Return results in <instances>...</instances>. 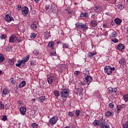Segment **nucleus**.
Listing matches in <instances>:
<instances>
[{
  "instance_id": "obj_1",
  "label": "nucleus",
  "mask_w": 128,
  "mask_h": 128,
  "mask_svg": "<svg viewBox=\"0 0 128 128\" xmlns=\"http://www.w3.org/2000/svg\"><path fill=\"white\" fill-rule=\"evenodd\" d=\"M60 94L62 98L63 99L64 102H66V100L68 96V95L70 94V91H68V88L61 90Z\"/></svg>"
},
{
  "instance_id": "obj_2",
  "label": "nucleus",
  "mask_w": 128,
  "mask_h": 128,
  "mask_svg": "<svg viewBox=\"0 0 128 128\" xmlns=\"http://www.w3.org/2000/svg\"><path fill=\"white\" fill-rule=\"evenodd\" d=\"M47 80L49 84H58V78L54 76H51L48 77Z\"/></svg>"
},
{
  "instance_id": "obj_3",
  "label": "nucleus",
  "mask_w": 128,
  "mask_h": 128,
  "mask_svg": "<svg viewBox=\"0 0 128 128\" xmlns=\"http://www.w3.org/2000/svg\"><path fill=\"white\" fill-rule=\"evenodd\" d=\"M116 70L114 67L112 68L110 66H106L104 68V72L106 74H112V72Z\"/></svg>"
},
{
  "instance_id": "obj_4",
  "label": "nucleus",
  "mask_w": 128,
  "mask_h": 128,
  "mask_svg": "<svg viewBox=\"0 0 128 128\" xmlns=\"http://www.w3.org/2000/svg\"><path fill=\"white\" fill-rule=\"evenodd\" d=\"M58 120V116H54L52 118H50L49 122L48 124H56Z\"/></svg>"
},
{
  "instance_id": "obj_5",
  "label": "nucleus",
  "mask_w": 128,
  "mask_h": 128,
  "mask_svg": "<svg viewBox=\"0 0 128 128\" xmlns=\"http://www.w3.org/2000/svg\"><path fill=\"white\" fill-rule=\"evenodd\" d=\"M100 128H110V124L104 121H102V122H100Z\"/></svg>"
},
{
  "instance_id": "obj_6",
  "label": "nucleus",
  "mask_w": 128,
  "mask_h": 128,
  "mask_svg": "<svg viewBox=\"0 0 128 128\" xmlns=\"http://www.w3.org/2000/svg\"><path fill=\"white\" fill-rule=\"evenodd\" d=\"M22 11L24 16H26L28 12V8L26 6H24L22 8Z\"/></svg>"
},
{
  "instance_id": "obj_7",
  "label": "nucleus",
  "mask_w": 128,
  "mask_h": 128,
  "mask_svg": "<svg viewBox=\"0 0 128 128\" xmlns=\"http://www.w3.org/2000/svg\"><path fill=\"white\" fill-rule=\"evenodd\" d=\"M5 20L6 22H10L12 20H14V18L10 16L8 14H6L5 16Z\"/></svg>"
},
{
  "instance_id": "obj_8",
  "label": "nucleus",
  "mask_w": 128,
  "mask_h": 128,
  "mask_svg": "<svg viewBox=\"0 0 128 128\" xmlns=\"http://www.w3.org/2000/svg\"><path fill=\"white\" fill-rule=\"evenodd\" d=\"M85 80L88 86L90 84V82H92V76L88 75H87V76L85 78Z\"/></svg>"
},
{
  "instance_id": "obj_9",
  "label": "nucleus",
  "mask_w": 128,
  "mask_h": 128,
  "mask_svg": "<svg viewBox=\"0 0 128 128\" xmlns=\"http://www.w3.org/2000/svg\"><path fill=\"white\" fill-rule=\"evenodd\" d=\"M20 112L22 116H24L26 112V108L24 106H22L20 108Z\"/></svg>"
},
{
  "instance_id": "obj_10",
  "label": "nucleus",
  "mask_w": 128,
  "mask_h": 128,
  "mask_svg": "<svg viewBox=\"0 0 128 128\" xmlns=\"http://www.w3.org/2000/svg\"><path fill=\"white\" fill-rule=\"evenodd\" d=\"M71 48L72 46L70 43H62V48H64H64Z\"/></svg>"
},
{
  "instance_id": "obj_11",
  "label": "nucleus",
  "mask_w": 128,
  "mask_h": 128,
  "mask_svg": "<svg viewBox=\"0 0 128 128\" xmlns=\"http://www.w3.org/2000/svg\"><path fill=\"white\" fill-rule=\"evenodd\" d=\"M45 10L47 12H52V6H50V4H46L45 7Z\"/></svg>"
},
{
  "instance_id": "obj_12",
  "label": "nucleus",
  "mask_w": 128,
  "mask_h": 128,
  "mask_svg": "<svg viewBox=\"0 0 128 128\" xmlns=\"http://www.w3.org/2000/svg\"><path fill=\"white\" fill-rule=\"evenodd\" d=\"M96 52H89L88 54L87 58H92V56H96Z\"/></svg>"
},
{
  "instance_id": "obj_13",
  "label": "nucleus",
  "mask_w": 128,
  "mask_h": 128,
  "mask_svg": "<svg viewBox=\"0 0 128 128\" xmlns=\"http://www.w3.org/2000/svg\"><path fill=\"white\" fill-rule=\"evenodd\" d=\"M26 61L24 60H18V64H16V66L20 67V66H22V64H26Z\"/></svg>"
},
{
  "instance_id": "obj_14",
  "label": "nucleus",
  "mask_w": 128,
  "mask_h": 128,
  "mask_svg": "<svg viewBox=\"0 0 128 128\" xmlns=\"http://www.w3.org/2000/svg\"><path fill=\"white\" fill-rule=\"evenodd\" d=\"M105 116L106 118H108L109 116H114V112H105Z\"/></svg>"
},
{
  "instance_id": "obj_15",
  "label": "nucleus",
  "mask_w": 128,
  "mask_h": 128,
  "mask_svg": "<svg viewBox=\"0 0 128 128\" xmlns=\"http://www.w3.org/2000/svg\"><path fill=\"white\" fill-rule=\"evenodd\" d=\"M90 26H98V22L96 20H91Z\"/></svg>"
},
{
  "instance_id": "obj_16",
  "label": "nucleus",
  "mask_w": 128,
  "mask_h": 128,
  "mask_svg": "<svg viewBox=\"0 0 128 128\" xmlns=\"http://www.w3.org/2000/svg\"><path fill=\"white\" fill-rule=\"evenodd\" d=\"M94 10L97 12H100L101 10H102V8L100 6H96L94 8Z\"/></svg>"
},
{
  "instance_id": "obj_17",
  "label": "nucleus",
  "mask_w": 128,
  "mask_h": 128,
  "mask_svg": "<svg viewBox=\"0 0 128 128\" xmlns=\"http://www.w3.org/2000/svg\"><path fill=\"white\" fill-rule=\"evenodd\" d=\"M114 22L116 24H122V19H120V18H116L114 20Z\"/></svg>"
},
{
  "instance_id": "obj_18",
  "label": "nucleus",
  "mask_w": 128,
  "mask_h": 128,
  "mask_svg": "<svg viewBox=\"0 0 128 128\" xmlns=\"http://www.w3.org/2000/svg\"><path fill=\"white\" fill-rule=\"evenodd\" d=\"M100 122H100V120H95L93 122V124L94 126H100Z\"/></svg>"
},
{
  "instance_id": "obj_19",
  "label": "nucleus",
  "mask_w": 128,
  "mask_h": 128,
  "mask_svg": "<svg viewBox=\"0 0 128 128\" xmlns=\"http://www.w3.org/2000/svg\"><path fill=\"white\" fill-rule=\"evenodd\" d=\"M117 48H118L120 50H122L124 48V45L122 44H118L117 46Z\"/></svg>"
},
{
  "instance_id": "obj_20",
  "label": "nucleus",
  "mask_w": 128,
  "mask_h": 128,
  "mask_svg": "<svg viewBox=\"0 0 128 128\" xmlns=\"http://www.w3.org/2000/svg\"><path fill=\"white\" fill-rule=\"evenodd\" d=\"M44 100H46V96H42L38 98V102H44Z\"/></svg>"
},
{
  "instance_id": "obj_21",
  "label": "nucleus",
  "mask_w": 128,
  "mask_h": 128,
  "mask_svg": "<svg viewBox=\"0 0 128 128\" xmlns=\"http://www.w3.org/2000/svg\"><path fill=\"white\" fill-rule=\"evenodd\" d=\"M81 28H82L84 32H86V30H88V25H86V24H84L83 23Z\"/></svg>"
},
{
  "instance_id": "obj_22",
  "label": "nucleus",
  "mask_w": 128,
  "mask_h": 128,
  "mask_svg": "<svg viewBox=\"0 0 128 128\" xmlns=\"http://www.w3.org/2000/svg\"><path fill=\"white\" fill-rule=\"evenodd\" d=\"M26 84V81H22L21 83L18 86V88H24Z\"/></svg>"
},
{
  "instance_id": "obj_23",
  "label": "nucleus",
  "mask_w": 128,
  "mask_h": 128,
  "mask_svg": "<svg viewBox=\"0 0 128 128\" xmlns=\"http://www.w3.org/2000/svg\"><path fill=\"white\" fill-rule=\"evenodd\" d=\"M86 16H87V18H88V12H82L80 14V18H86Z\"/></svg>"
},
{
  "instance_id": "obj_24",
  "label": "nucleus",
  "mask_w": 128,
  "mask_h": 128,
  "mask_svg": "<svg viewBox=\"0 0 128 128\" xmlns=\"http://www.w3.org/2000/svg\"><path fill=\"white\" fill-rule=\"evenodd\" d=\"M83 24L84 23L78 22L76 24V28H82Z\"/></svg>"
},
{
  "instance_id": "obj_25",
  "label": "nucleus",
  "mask_w": 128,
  "mask_h": 128,
  "mask_svg": "<svg viewBox=\"0 0 128 128\" xmlns=\"http://www.w3.org/2000/svg\"><path fill=\"white\" fill-rule=\"evenodd\" d=\"M4 62V56L0 53V62Z\"/></svg>"
},
{
  "instance_id": "obj_26",
  "label": "nucleus",
  "mask_w": 128,
  "mask_h": 128,
  "mask_svg": "<svg viewBox=\"0 0 128 128\" xmlns=\"http://www.w3.org/2000/svg\"><path fill=\"white\" fill-rule=\"evenodd\" d=\"M116 108H117L118 110H120L122 108H126V106H124V104L118 105Z\"/></svg>"
},
{
  "instance_id": "obj_27",
  "label": "nucleus",
  "mask_w": 128,
  "mask_h": 128,
  "mask_svg": "<svg viewBox=\"0 0 128 128\" xmlns=\"http://www.w3.org/2000/svg\"><path fill=\"white\" fill-rule=\"evenodd\" d=\"M14 42V34L12 35L9 39V42Z\"/></svg>"
},
{
  "instance_id": "obj_28",
  "label": "nucleus",
  "mask_w": 128,
  "mask_h": 128,
  "mask_svg": "<svg viewBox=\"0 0 128 128\" xmlns=\"http://www.w3.org/2000/svg\"><path fill=\"white\" fill-rule=\"evenodd\" d=\"M8 62L9 64H10L11 66H12L13 64H14V59L12 58L8 60Z\"/></svg>"
},
{
  "instance_id": "obj_29",
  "label": "nucleus",
  "mask_w": 128,
  "mask_h": 128,
  "mask_svg": "<svg viewBox=\"0 0 128 128\" xmlns=\"http://www.w3.org/2000/svg\"><path fill=\"white\" fill-rule=\"evenodd\" d=\"M3 94H10V90H8V88H5L4 90H3L2 92Z\"/></svg>"
},
{
  "instance_id": "obj_30",
  "label": "nucleus",
  "mask_w": 128,
  "mask_h": 128,
  "mask_svg": "<svg viewBox=\"0 0 128 128\" xmlns=\"http://www.w3.org/2000/svg\"><path fill=\"white\" fill-rule=\"evenodd\" d=\"M54 46V42L53 41H51L48 44V48H52Z\"/></svg>"
},
{
  "instance_id": "obj_31",
  "label": "nucleus",
  "mask_w": 128,
  "mask_h": 128,
  "mask_svg": "<svg viewBox=\"0 0 128 128\" xmlns=\"http://www.w3.org/2000/svg\"><path fill=\"white\" fill-rule=\"evenodd\" d=\"M119 62L120 64H122V66H124V64H126V63L124 59H122Z\"/></svg>"
},
{
  "instance_id": "obj_32",
  "label": "nucleus",
  "mask_w": 128,
  "mask_h": 128,
  "mask_svg": "<svg viewBox=\"0 0 128 128\" xmlns=\"http://www.w3.org/2000/svg\"><path fill=\"white\" fill-rule=\"evenodd\" d=\"M54 93L56 96H60V92L58 90L54 91Z\"/></svg>"
},
{
  "instance_id": "obj_33",
  "label": "nucleus",
  "mask_w": 128,
  "mask_h": 128,
  "mask_svg": "<svg viewBox=\"0 0 128 128\" xmlns=\"http://www.w3.org/2000/svg\"><path fill=\"white\" fill-rule=\"evenodd\" d=\"M124 102H128V94H126L123 96Z\"/></svg>"
},
{
  "instance_id": "obj_34",
  "label": "nucleus",
  "mask_w": 128,
  "mask_h": 128,
  "mask_svg": "<svg viewBox=\"0 0 128 128\" xmlns=\"http://www.w3.org/2000/svg\"><path fill=\"white\" fill-rule=\"evenodd\" d=\"M30 28L32 30H36V28H38V26H36V24H33L30 26Z\"/></svg>"
},
{
  "instance_id": "obj_35",
  "label": "nucleus",
  "mask_w": 128,
  "mask_h": 128,
  "mask_svg": "<svg viewBox=\"0 0 128 128\" xmlns=\"http://www.w3.org/2000/svg\"><path fill=\"white\" fill-rule=\"evenodd\" d=\"M107 90H108L107 92L108 94H112V92H113L112 88H108L107 89Z\"/></svg>"
},
{
  "instance_id": "obj_36",
  "label": "nucleus",
  "mask_w": 128,
  "mask_h": 128,
  "mask_svg": "<svg viewBox=\"0 0 128 128\" xmlns=\"http://www.w3.org/2000/svg\"><path fill=\"white\" fill-rule=\"evenodd\" d=\"M32 126L33 128H38V125L36 123H33L32 125Z\"/></svg>"
},
{
  "instance_id": "obj_37",
  "label": "nucleus",
  "mask_w": 128,
  "mask_h": 128,
  "mask_svg": "<svg viewBox=\"0 0 128 128\" xmlns=\"http://www.w3.org/2000/svg\"><path fill=\"white\" fill-rule=\"evenodd\" d=\"M117 8H118V10H122L124 8V6L122 4H119L117 6Z\"/></svg>"
},
{
  "instance_id": "obj_38",
  "label": "nucleus",
  "mask_w": 128,
  "mask_h": 128,
  "mask_svg": "<svg viewBox=\"0 0 128 128\" xmlns=\"http://www.w3.org/2000/svg\"><path fill=\"white\" fill-rule=\"evenodd\" d=\"M36 36V34L33 33L30 36V38L34 39Z\"/></svg>"
},
{
  "instance_id": "obj_39",
  "label": "nucleus",
  "mask_w": 128,
  "mask_h": 128,
  "mask_svg": "<svg viewBox=\"0 0 128 128\" xmlns=\"http://www.w3.org/2000/svg\"><path fill=\"white\" fill-rule=\"evenodd\" d=\"M111 36H112V38H116V36H118V33H116V32H112L111 34Z\"/></svg>"
},
{
  "instance_id": "obj_40",
  "label": "nucleus",
  "mask_w": 128,
  "mask_h": 128,
  "mask_svg": "<svg viewBox=\"0 0 128 128\" xmlns=\"http://www.w3.org/2000/svg\"><path fill=\"white\" fill-rule=\"evenodd\" d=\"M0 38H1V40H6V35L2 34L0 36Z\"/></svg>"
},
{
  "instance_id": "obj_41",
  "label": "nucleus",
  "mask_w": 128,
  "mask_h": 128,
  "mask_svg": "<svg viewBox=\"0 0 128 128\" xmlns=\"http://www.w3.org/2000/svg\"><path fill=\"white\" fill-rule=\"evenodd\" d=\"M0 108L1 110H4V105L2 101H0Z\"/></svg>"
},
{
  "instance_id": "obj_42",
  "label": "nucleus",
  "mask_w": 128,
  "mask_h": 128,
  "mask_svg": "<svg viewBox=\"0 0 128 128\" xmlns=\"http://www.w3.org/2000/svg\"><path fill=\"white\" fill-rule=\"evenodd\" d=\"M75 113H76V116H78L80 114V110H76Z\"/></svg>"
},
{
  "instance_id": "obj_43",
  "label": "nucleus",
  "mask_w": 128,
  "mask_h": 128,
  "mask_svg": "<svg viewBox=\"0 0 128 128\" xmlns=\"http://www.w3.org/2000/svg\"><path fill=\"white\" fill-rule=\"evenodd\" d=\"M34 54H40V50H34Z\"/></svg>"
},
{
  "instance_id": "obj_44",
  "label": "nucleus",
  "mask_w": 128,
  "mask_h": 128,
  "mask_svg": "<svg viewBox=\"0 0 128 128\" xmlns=\"http://www.w3.org/2000/svg\"><path fill=\"white\" fill-rule=\"evenodd\" d=\"M28 60H30V55H27L26 57L24 58V60L26 62Z\"/></svg>"
},
{
  "instance_id": "obj_45",
  "label": "nucleus",
  "mask_w": 128,
  "mask_h": 128,
  "mask_svg": "<svg viewBox=\"0 0 128 128\" xmlns=\"http://www.w3.org/2000/svg\"><path fill=\"white\" fill-rule=\"evenodd\" d=\"M112 42H118V39L114 38L111 40Z\"/></svg>"
},
{
  "instance_id": "obj_46",
  "label": "nucleus",
  "mask_w": 128,
  "mask_h": 128,
  "mask_svg": "<svg viewBox=\"0 0 128 128\" xmlns=\"http://www.w3.org/2000/svg\"><path fill=\"white\" fill-rule=\"evenodd\" d=\"M14 40H17V42H20V40L18 38V37H16V35L14 34Z\"/></svg>"
},
{
  "instance_id": "obj_47",
  "label": "nucleus",
  "mask_w": 128,
  "mask_h": 128,
  "mask_svg": "<svg viewBox=\"0 0 128 128\" xmlns=\"http://www.w3.org/2000/svg\"><path fill=\"white\" fill-rule=\"evenodd\" d=\"M122 126L124 128H128V123L124 124Z\"/></svg>"
},
{
  "instance_id": "obj_48",
  "label": "nucleus",
  "mask_w": 128,
  "mask_h": 128,
  "mask_svg": "<svg viewBox=\"0 0 128 128\" xmlns=\"http://www.w3.org/2000/svg\"><path fill=\"white\" fill-rule=\"evenodd\" d=\"M8 118V117H6V116H4L2 118V120H4V122H6Z\"/></svg>"
},
{
  "instance_id": "obj_49",
  "label": "nucleus",
  "mask_w": 128,
  "mask_h": 128,
  "mask_svg": "<svg viewBox=\"0 0 128 128\" xmlns=\"http://www.w3.org/2000/svg\"><path fill=\"white\" fill-rule=\"evenodd\" d=\"M12 50V48L10 46L6 47V52H10V50Z\"/></svg>"
},
{
  "instance_id": "obj_50",
  "label": "nucleus",
  "mask_w": 128,
  "mask_h": 128,
  "mask_svg": "<svg viewBox=\"0 0 128 128\" xmlns=\"http://www.w3.org/2000/svg\"><path fill=\"white\" fill-rule=\"evenodd\" d=\"M109 108H114V104L112 103H110L108 105Z\"/></svg>"
},
{
  "instance_id": "obj_51",
  "label": "nucleus",
  "mask_w": 128,
  "mask_h": 128,
  "mask_svg": "<svg viewBox=\"0 0 128 128\" xmlns=\"http://www.w3.org/2000/svg\"><path fill=\"white\" fill-rule=\"evenodd\" d=\"M16 8L18 10H22V6H20V5L17 6Z\"/></svg>"
},
{
  "instance_id": "obj_52",
  "label": "nucleus",
  "mask_w": 128,
  "mask_h": 128,
  "mask_svg": "<svg viewBox=\"0 0 128 128\" xmlns=\"http://www.w3.org/2000/svg\"><path fill=\"white\" fill-rule=\"evenodd\" d=\"M68 116H74V112H69Z\"/></svg>"
},
{
  "instance_id": "obj_53",
  "label": "nucleus",
  "mask_w": 128,
  "mask_h": 128,
  "mask_svg": "<svg viewBox=\"0 0 128 128\" xmlns=\"http://www.w3.org/2000/svg\"><path fill=\"white\" fill-rule=\"evenodd\" d=\"M112 92H118V88H114V89H112Z\"/></svg>"
},
{
  "instance_id": "obj_54",
  "label": "nucleus",
  "mask_w": 128,
  "mask_h": 128,
  "mask_svg": "<svg viewBox=\"0 0 128 128\" xmlns=\"http://www.w3.org/2000/svg\"><path fill=\"white\" fill-rule=\"evenodd\" d=\"M103 28H108V26L106 24H104Z\"/></svg>"
},
{
  "instance_id": "obj_55",
  "label": "nucleus",
  "mask_w": 128,
  "mask_h": 128,
  "mask_svg": "<svg viewBox=\"0 0 128 128\" xmlns=\"http://www.w3.org/2000/svg\"><path fill=\"white\" fill-rule=\"evenodd\" d=\"M10 81H11V82H12V84H14V78H11Z\"/></svg>"
},
{
  "instance_id": "obj_56",
  "label": "nucleus",
  "mask_w": 128,
  "mask_h": 128,
  "mask_svg": "<svg viewBox=\"0 0 128 128\" xmlns=\"http://www.w3.org/2000/svg\"><path fill=\"white\" fill-rule=\"evenodd\" d=\"M74 74H76V76H78V74H80V72H78V71H75L74 72Z\"/></svg>"
},
{
  "instance_id": "obj_57",
  "label": "nucleus",
  "mask_w": 128,
  "mask_h": 128,
  "mask_svg": "<svg viewBox=\"0 0 128 128\" xmlns=\"http://www.w3.org/2000/svg\"><path fill=\"white\" fill-rule=\"evenodd\" d=\"M44 38L46 39L48 38V34H45Z\"/></svg>"
},
{
  "instance_id": "obj_58",
  "label": "nucleus",
  "mask_w": 128,
  "mask_h": 128,
  "mask_svg": "<svg viewBox=\"0 0 128 128\" xmlns=\"http://www.w3.org/2000/svg\"><path fill=\"white\" fill-rule=\"evenodd\" d=\"M66 10L68 12V14H72V11L68 10V9H66Z\"/></svg>"
},
{
  "instance_id": "obj_59",
  "label": "nucleus",
  "mask_w": 128,
  "mask_h": 128,
  "mask_svg": "<svg viewBox=\"0 0 128 128\" xmlns=\"http://www.w3.org/2000/svg\"><path fill=\"white\" fill-rule=\"evenodd\" d=\"M34 2H35L38 3V2H40V0H34Z\"/></svg>"
},
{
  "instance_id": "obj_60",
  "label": "nucleus",
  "mask_w": 128,
  "mask_h": 128,
  "mask_svg": "<svg viewBox=\"0 0 128 128\" xmlns=\"http://www.w3.org/2000/svg\"><path fill=\"white\" fill-rule=\"evenodd\" d=\"M57 44H62V42L59 40V41L57 42Z\"/></svg>"
},
{
  "instance_id": "obj_61",
  "label": "nucleus",
  "mask_w": 128,
  "mask_h": 128,
  "mask_svg": "<svg viewBox=\"0 0 128 128\" xmlns=\"http://www.w3.org/2000/svg\"><path fill=\"white\" fill-rule=\"evenodd\" d=\"M2 74V72L0 70V74Z\"/></svg>"
},
{
  "instance_id": "obj_62",
  "label": "nucleus",
  "mask_w": 128,
  "mask_h": 128,
  "mask_svg": "<svg viewBox=\"0 0 128 128\" xmlns=\"http://www.w3.org/2000/svg\"><path fill=\"white\" fill-rule=\"evenodd\" d=\"M32 100L33 102H34V99H32Z\"/></svg>"
},
{
  "instance_id": "obj_63",
  "label": "nucleus",
  "mask_w": 128,
  "mask_h": 128,
  "mask_svg": "<svg viewBox=\"0 0 128 128\" xmlns=\"http://www.w3.org/2000/svg\"><path fill=\"white\" fill-rule=\"evenodd\" d=\"M9 0V2H12V0Z\"/></svg>"
},
{
  "instance_id": "obj_64",
  "label": "nucleus",
  "mask_w": 128,
  "mask_h": 128,
  "mask_svg": "<svg viewBox=\"0 0 128 128\" xmlns=\"http://www.w3.org/2000/svg\"><path fill=\"white\" fill-rule=\"evenodd\" d=\"M127 2H128V0H127Z\"/></svg>"
}]
</instances>
